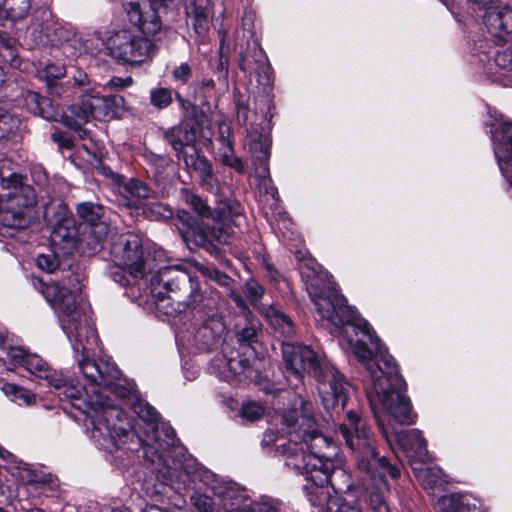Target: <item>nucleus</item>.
Wrapping results in <instances>:
<instances>
[{"instance_id":"nucleus-46","label":"nucleus","mask_w":512,"mask_h":512,"mask_svg":"<svg viewBox=\"0 0 512 512\" xmlns=\"http://www.w3.org/2000/svg\"><path fill=\"white\" fill-rule=\"evenodd\" d=\"M264 407L254 401L243 403L240 415L249 422H255L262 418Z\"/></svg>"},{"instance_id":"nucleus-31","label":"nucleus","mask_w":512,"mask_h":512,"mask_svg":"<svg viewBox=\"0 0 512 512\" xmlns=\"http://www.w3.org/2000/svg\"><path fill=\"white\" fill-rule=\"evenodd\" d=\"M107 53L119 63L128 62V33L126 30L114 32L105 42Z\"/></svg>"},{"instance_id":"nucleus-56","label":"nucleus","mask_w":512,"mask_h":512,"mask_svg":"<svg viewBox=\"0 0 512 512\" xmlns=\"http://www.w3.org/2000/svg\"><path fill=\"white\" fill-rule=\"evenodd\" d=\"M59 265L55 254H41L37 257V266L48 273L54 272Z\"/></svg>"},{"instance_id":"nucleus-9","label":"nucleus","mask_w":512,"mask_h":512,"mask_svg":"<svg viewBox=\"0 0 512 512\" xmlns=\"http://www.w3.org/2000/svg\"><path fill=\"white\" fill-rule=\"evenodd\" d=\"M0 184L4 190L9 191L0 199L1 223L8 228H26L29 224V210L37 202L34 188L25 183L24 177L17 173L1 177Z\"/></svg>"},{"instance_id":"nucleus-7","label":"nucleus","mask_w":512,"mask_h":512,"mask_svg":"<svg viewBox=\"0 0 512 512\" xmlns=\"http://www.w3.org/2000/svg\"><path fill=\"white\" fill-rule=\"evenodd\" d=\"M329 448H324L325 456L321 453L307 454L301 452L297 444L289 443L283 449L286 456V467L296 474L304 475L316 487V494L323 495L322 488L330 485L336 492L349 489L351 481L349 475L341 468L335 466L332 457L336 454L333 441L329 442Z\"/></svg>"},{"instance_id":"nucleus-36","label":"nucleus","mask_w":512,"mask_h":512,"mask_svg":"<svg viewBox=\"0 0 512 512\" xmlns=\"http://www.w3.org/2000/svg\"><path fill=\"white\" fill-rule=\"evenodd\" d=\"M183 199L185 203L200 217L212 220L214 209L208 205L205 199L197 194L189 192L188 190L183 191Z\"/></svg>"},{"instance_id":"nucleus-17","label":"nucleus","mask_w":512,"mask_h":512,"mask_svg":"<svg viewBox=\"0 0 512 512\" xmlns=\"http://www.w3.org/2000/svg\"><path fill=\"white\" fill-rule=\"evenodd\" d=\"M130 234V276L142 278L147 272L154 269L155 256L152 251V244L148 239H144L139 235Z\"/></svg>"},{"instance_id":"nucleus-62","label":"nucleus","mask_w":512,"mask_h":512,"mask_svg":"<svg viewBox=\"0 0 512 512\" xmlns=\"http://www.w3.org/2000/svg\"><path fill=\"white\" fill-rule=\"evenodd\" d=\"M209 20L208 16L204 11L198 9L195 10L194 16V28L198 34H203L208 30Z\"/></svg>"},{"instance_id":"nucleus-18","label":"nucleus","mask_w":512,"mask_h":512,"mask_svg":"<svg viewBox=\"0 0 512 512\" xmlns=\"http://www.w3.org/2000/svg\"><path fill=\"white\" fill-rule=\"evenodd\" d=\"M239 68L243 72L255 74L259 83L266 84L269 81L270 65L265 52L257 45L248 47L241 54Z\"/></svg>"},{"instance_id":"nucleus-51","label":"nucleus","mask_w":512,"mask_h":512,"mask_svg":"<svg viewBox=\"0 0 512 512\" xmlns=\"http://www.w3.org/2000/svg\"><path fill=\"white\" fill-rule=\"evenodd\" d=\"M176 99L180 108L185 112V118H192L197 124H200L199 118L204 117V114L199 111L198 107L189 100L184 99L179 93H176Z\"/></svg>"},{"instance_id":"nucleus-24","label":"nucleus","mask_w":512,"mask_h":512,"mask_svg":"<svg viewBox=\"0 0 512 512\" xmlns=\"http://www.w3.org/2000/svg\"><path fill=\"white\" fill-rule=\"evenodd\" d=\"M24 104L28 111L32 114L42 117L48 121H58L59 111L55 107L51 100L42 97L39 93L34 91H25L22 94Z\"/></svg>"},{"instance_id":"nucleus-22","label":"nucleus","mask_w":512,"mask_h":512,"mask_svg":"<svg viewBox=\"0 0 512 512\" xmlns=\"http://www.w3.org/2000/svg\"><path fill=\"white\" fill-rule=\"evenodd\" d=\"M212 220L223 226L233 224L240 227L245 221L243 207L236 199L220 200L214 208Z\"/></svg>"},{"instance_id":"nucleus-35","label":"nucleus","mask_w":512,"mask_h":512,"mask_svg":"<svg viewBox=\"0 0 512 512\" xmlns=\"http://www.w3.org/2000/svg\"><path fill=\"white\" fill-rule=\"evenodd\" d=\"M2 391L7 395L13 402L22 406H29L36 402V395L30 390L18 386L13 383H5L2 386Z\"/></svg>"},{"instance_id":"nucleus-19","label":"nucleus","mask_w":512,"mask_h":512,"mask_svg":"<svg viewBox=\"0 0 512 512\" xmlns=\"http://www.w3.org/2000/svg\"><path fill=\"white\" fill-rule=\"evenodd\" d=\"M108 233L109 226L107 223H98L94 227L80 225L75 249L84 254L93 255L102 248Z\"/></svg>"},{"instance_id":"nucleus-64","label":"nucleus","mask_w":512,"mask_h":512,"mask_svg":"<svg viewBox=\"0 0 512 512\" xmlns=\"http://www.w3.org/2000/svg\"><path fill=\"white\" fill-rule=\"evenodd\" d=\"M73 84L77 87H87L90 85L88 75L83 71H77L73 77Z\"/></svg>"},{"instance_id":"nucleus-61","label":"nucleus","mask_w":512,"mask_h":512,"mask_svg":"<svg viewBox=\"0 0 512 512\" xmlns=\"http://www.w3.org/2000/svg\"><path fill=\"white\" fill-rule=\"evenodd\" d=\"M51 138L58 145L59 149L72 150L74 147L72 138L64 132H54Z\"/></svg>"},{"instance_id":"nucleus-37","label":"nucleus","mask_w":512,"mask_h":512,"mask_svg":"<svg viewBox=\"0 0 512 512\" xmlns=\"http://www.w3.org/2000/svg\"><path fill=\"white\" fill-rule=\"evenodd\" d=\"M248 321V325L243 327L237 333V340L239 342V348H243L244 345L253 346V343L257 342V333L260 328V322L254 317H245Z\"/></svg>"},{"instance_id":"nucleus-47","label":"nucleus","mask_w":512,"mask_h":512,"mask_svg":"<svg viewBox=\"0 0 512 512\" xmlns=\"http://www.w3.org/2000/svg\"><path fill=\"white\" fill-rule=\"evenodd\" d=\"M107 101L110 108V119L121 118L125 115L127 108L124 96L118 94L110 95L107 96Z\"/></svg>"},{"instance_id":"nucleus-60","label":"nucleus","mask_w":512,"mask_h":512,"mask_svg":"<svg viewBox=\"0 0 512 512\" xmlns=\"http://www.w3.org/2000/svg\"><path fill=\"white\" fill-rule=\"evenodd\" d=\"M228 67L229 60L228 57L223 55L222 52L219 53V57L216 60V65L213 67L214 73L217 74L219 81H226L228 78Z\"/></svg>"},{"instance_id":"nucleus-63","label":"nucleus","mask_w":512,"mask_h":512,"mask_svg":"<svg viewBox=\"0 0 512 512\" xmlns=\"http://www.w3.org/2000/svg\"><path fill=\"white\" fill-rule=\"evenodd\" d=\"M228 296L234 301L237 307H239L244 312L245 317H251L252 314L248 310L245 300L237 291L230 288L228 291Z\"/></svg>"},{"instance_id":"nucleus-11","label":"nucleus","mask_w":512,"mask_h":512,"mask_svg":"<svg viewBox=\"0 0 512 512\" xmlns=\"http://www.w3.org/2000/svg\"><path fill=\"white\" fill-rule=\"evenodd\" d=\"M44 217L52 227V242L54 244L65 243L69 247L75 248L80 224L76 225L67 205L61 200L51 201L44 207Z\"/></svg>"},{"instance_id":"nucleus-30","label":"nucleus","mask_w":512,"mask_h":512,"mask_svg":"<svg viewBox=\"0 0 512 512\" xmlns=\"http://www.w3.org/2000/svg\"><path fill=\"white\" fill-rule=\"evenodd\" d=\"M416 477L423 488L428 493H434L436 488H441L447 483V479L442 469L437 466H428L425 468L414 469Z\"/></svg>"},{"instance_id":"nucleus-15","label":"nucleus","mask_w":512,"mask_h":512,"mask_svg":"<svg viewBox=\"0 0 512 512\" xmlns=\"http://www.w3.org/2000/svg\"><path fill=\"white\" fill-rule=\"evenodd\" d=\"M163 139L172 147L178 161L200 150L197 146V130L188 119L180 121L177 125L164 129Z\"/></svg>"},{"instance_id":"nucleus-41","label":"nucleus","mask_w":512,"mask_h":512,"mask_svg":"<svg viewBox=\"0 0 512 512\" xmlns=\"http://www.w3.org/2000/svg\"><path fill=\"white\" fill-rule=\"evenodd\" d=\"M243 293L245 297L248 299V301L253 306H256L262 300L265 293V289L256 280L249 279L244 284Z\"/></svg>"},{"instance_id":"nucleus-52","label":"nucleus","mask_w":512,"mask_h":512,"mask_svg":"<svg viewBox=\"0 0 512 512\" xmlns=\"http://www.w3.org/2000/svg\"><path fill=\"white\" fill-rule=\"evenodd\" d=\"M152 193L153 191L145 182L138 179H130V196L144 200L149 198Z\"/></svg>"},{"instance_id":"nucleus-58","label":"nucleus","mask_w":512,"mask_h":512,"mask_svg":"<svg viewBox=\"0 0 512 512\" xmlns=\"http://www.w3.org/2000/svg\"><path fill=\"white\" fill-rule=\"evenodd\" d=\"M111 179L115 185V188L119 192V194L122 196V205L124 207L128 206V183L125 182V177L123 175L112 173Z\"/></svg>"},{"instance_id":"nucleus-39","label":"nucleus","mask_w":512,"mask_h":512,"mask_svg":"<svg viewBox=\"0 0 512 512\" xmlns=\"http://www.w3.org/2000/svg\"><path fill=\"white\" fill-rule=\"evenodd\" d=\"M238 512H283L282 503L276 499L262 498L259 502L245 503Z\"/></svg>"},{"instance_id":"nucleus-45","label":"nucleus","mask_w":512,"mask_h":512,"mask_svg":"<svg viewBox=\"0 0 512 512\" xmlns=\"http://www.w3.org/2000/svg\"><path fill=\"white\" fill-rule=\"evenodd\" d=\"M20 119L11 115L8 111L0 108V132L1 136L13 133L19 128Z\"/></svg>"},{"instance_id":"nucleus-57","label":"nucleus","mask_w":512,"mask_h":512,"mask_svg":"<svg viewBox=\"0 0 512 512\" xmlns=\"http://www.w3.org/2000/svg\"><path fill=\"white\" fill-rule=\"evenodd\" d=\"M494 61L498 67L512 71V45H509L503 51H497Z\"/></svg>"},{"instance_id":"nucleus-26","label":"nucleus","mask_w":512,"mask_h":512,"mask_svg":"<svg viewBox=\"0 0 512 512\" xmlns=\"http://www.w3.org/2000/svg\"><path fill=\"white\" fill-rule=\"evenodd\" d=\"M395 440L408 456L421 459L427 453L426 440L423 438L421 431L417 429L395 433Z\"/></svg>"},{"instance_id":"nucleus-6","label":"nucleus","mask_w":512,"mask_h":512,"mask_svg":"<svg viewBox=\"0 0 512 512\" xmlns=\"http://www.w3.org/2000/svg\"><path fill=\"white\" fill-rule=\"evenodd\" d=\"M130 410H132L144 424L151 428L152 435L149 436L157 445L145 443L136 434L138 442L143 449V458L150 464V469L163 483L174 476V468L164 456V452L174 447L177 439L174 429L166 422L159 421V414L156 409L141 397L136 384L130 380ZM137 430L130 425V432Z\"/></svg>"},{"instance_id":"nucleus-40","label":"nucleus","mask_w":512,"mask_h":512,"mask_svg":"<svg viewBox=\"0 0 512 512\" xmlns=\"http://www.w3.org/2000/svg\"><path fill=\"white\" fill-rule=\"evenodd\" d=\"M3 8L13 20L23 19L31 8V0H3Z\"/></svg>"},{"instance_id":"nucleus-4","label":"nucleus","mask_w":512,"mask_h":512,"mask_svg":"<svg viewBox=\"0 0 512 512\" xmlns=\"http://www.w3.org/2000/svg\"><path fill=\"white\" fill-rule=\"evenodd\" d=\"M340 435L347 447L358 451V468L365 472L372 480L377 481L367 494V502L372 512H391L387 503L385 492L388 491V483L385 476L396 479L400 476L398 467L388 462L385 457H379L374 447V440L365 420L356 411L350 410L346 413V422L339 425Z\"/></svg>"},{"instance_id":"nucleus-49","label":"nucleus","mask_w":512,"mask_h":512,"mask_svg":"<svg viewBox=\"0 0 512 512\" xmlns=\"http://www.w3.org/2000/svg\"><path fill=\"white\" fill-rule=\"evenodd\" d=\"M1 349L6 355L15 363L21 366L25 365L26 359L30 356L29 353L22 347H15L7 344L5 341L1 342Z\"/></svg>"},{"instance_id":"nucleus-54","label":"nucleus","mask_w":512,"mask_h":512,"mask_svg":"<svg viewBox=\"0 0 512 512\" xmlns=\"http://www.w3.org/2000/svg\"><path fill=\"white\" fill-rule=\"evenodd\" d=\"M193 72L187 62H183L172 70V78L175 82L186 84L192 78Z\"/></svg>"},{"instance_id":"nucleus-29","label":"nucleus","mask_w":512,"mask_h":512,"mask_svg":"<svg viewBox=\"0 0 512 512\" xmlns=\"http://www.w3.org/2000/svg\"><path fill=\"white\" fill-rule=\"evenodd\" d=\"M437 509L438 512H472L476 505L468 495L451 494L438 499Z\"/></svg>"},{"instance_id":"nucleus-27","label":"nucleus","mask_w":512,"mask_h":512,"mask_svg":"<svg viewBox=\"0 0 512 512\" xmlns=\"http://www.w3.org/2000/svg\"><path fill=\"white\" fill-rule=\"evenodd\" d=\"M240 352L235 357L231 356L226 359L227 367L234 375L245 374L249 377L251 370L257 362V352L253 346L244 345L239 348Z\"/></svg>"},{"instance_id":"nucleus-21","label":"nucleus","mask_w":512,"mask_h":512,"mask_svg":"<svg viewBox=\"0 0 512 512\" xmlns=\"http://www.w3.org/2000/svg\"><path fill=\"white\" fill-rule=\"evenodd\" d=\"M30 374L34 375L40 380H44L48 385L55 388L63 387L66 384V378L56 370H53L42 358L38 355L30 354L26 359L23 366Z\"/></svg>"},{"instance_id":"nucleus-3","label":"nucleus","mask_w":512,"mask_h":512,"mask_svg":"<svg viewBox=\"0 0 512 512\" xmlns=\"http://www.w3.org/2000/svg\"><path fill=\"white\" fill-rule=\"evenodd\" d=\"M282 356L288 381L294 389L304 384L305 374L312 375L319 383L318 391L327 411L339 414L348 400V383L329 362L320 359L308 346L282 343Z\"/></svg>"},{"instance_id":"nucleus-16","label":"nucleus","mask_w":512,"mask_h":512,"mask_svg":"<svg viewBox=\"0 0 512 512\" xmlns=\"http://www.w3.org/2000/svg\"><path fill=\"white\" fill-rule=\"evenodd\" d=\"M246 145L252 159L255 176L259 179H266L270 174V135L255 129L249 132Z\"/></svg>"},{"instance_id":"nucleus-5","label":"nucleus","mask_w":512,"mask_h":512,"mask_svg":"<svg viewBox=\"0 0 512 512\" xmlns=\"http://www.w3.org/2000/svg\"><path fill=\"white\" fill-rule=\"evenodd\" d=\"M151 295L165 314L182 312L201 306L214 309L216 293L203 291L196 279L180 266H165L156 271L149 282Z\"/></svg>"},{"instance_id":"nucleus-33","label":"nucleus","mask_w":512,"mask_h":512,"mask_svg":"<svg viewBox=\"0 0 512 512\" xmlns=\"http://www.w3.org/2000/svg\"><path fill=\"white\" fill-rule=\"evenodd\" d=\"M85 104L91 118L106 121L110 119V108L108 106L107 96L87 95Z\"/></svg>"},{"instance_id":"nucleus-10","label":"nucleus","mask_w":512,"mask_h":512,"mask_svg":"<svg viewBox=\"0 0 512 512\" xmlns=\"http://www.w3.org/2000/svg\"><path fill=\"white\" fill-rule=\"evenodd\" d=\"M130 23L137 28L144 37L133 35L130 40V66L139 65L150 58L153 44L149 37L161 30V20L152 7L141 8L140 3H130Z\"/></svg>"},{"instance_id":"nucleus-48","label":"nucleus","mask_w":512,"mask_h":512,"mask_svg":"<svg viewBox=\"0 0 512 512\" xmlns=\"http://www.w3.org/2000/svg\"><path fill=\"white\" fill-rule=\"evenodd\" d=\"M48 93L57 98H66L69 99L74 96V91L72 90L71 82L67 81L66 83H61L59 81L52 82L46 85Z\"/></svg>"},{"instance_id":"nucleus-1","label":"nucleus","mask_w":512,"mask_h":512,"mask_svg":"<svg viewBox=\"0 0 512 512\" xmlns=\"http://www.w3.org/2000/svg\"><path fill=\"white\" fill-rule=\"evenodd\" d=\"M84 276L70 272L61 281L41 283L42 294L58 313L62 330L69 338L78 367L86 380L87 399L74 404L90 419L92 437L109 440L104 448L122 458L126 455L128 417L125 412L128 388L118 383L122 373L109 359H92L98 348L96 330L89 323L86 300L81 294Z\"/></svg>"},{"instance_id":"nucleus-32","label":"nucleus","mask_w":512,"mask_h":512,"mask_svg":"<svg viewBox=\"0 0 512 512\" xmlns=\"http://www.w3.org/2000/svg\"><path fill=\"white\" fill-rule=\"evenodd\" d=\"M77 215L82 220L80 225H89L94 227L98 223H106L103 220L104 207L93 202H82L77 206Z\"/></svg>"},{"instance_id":"nucleus-38","label":"nucleus","mask_w":512,"mask_h":512,"mask_svg":"<svg viewBox=\"0 0 512 512\" xmlns=\"http://www.w3.org/2000/svg\"><path fill=\"white\" fill-rule=\"evenodd\" d=\"M0 57L4 63L13 67H17L20 63L14 48V40L2 32H0Z\"/></svg>"},{"instance_id":"nucleus-53","label":"nucleus","mask_w":512,"mask_h":512,"mask_svg":"<svg viewBox=\"0 0 512 512\" xmlns=\"http://www.w3.org/2000/svg\"><path fill=\"white\" fill-rule=\"evenodd\" d=\"M191 503L200 512H213L214 502L207 495L195 493L191 496Z\"/></svg>"},{"instance_id":"nucleus-12","label":"nucleus","mask_w":512,"mask_h":512,"mask_svg":"<svg viewBox=\"0 0 512 512\" xmlns=\"http://www.w3.org/2000/svg\"><path fill=\"white\" fill-rule=\"evenodd\" d=\"M195 311L194 317L198 315L197 320L201 324L196 328L194 333V341L199 350L209 351L216 348L222 339L224 332V324L220 316L217 314L218 310V296L216 295L215 308L208 309L201 306L192 308Z\"/></svg>"},{"instance_id":"nucleus-34","label":"nucleus","mask_w":512,"mask_h":512,"mask_svg":"<svg viewBox=\"0 0 512 512\" xmlns=\"http://www.w3.org/2000/svg\"><path fill=\"white\" fill-rule=\"evenodd\" d=\"M267 318L273 328L285 338H290L294 334V324L291 318L281 310L272 308L267 313Z\"/></svg>"},{"instance_id":"nucleus-59","label":"nucleus","mask_w":512,"mask_h":512,"mask_svg":"<svg viewBox=\"0 0 512 512\" xmlns=\"http://www.w3.org/2000/svg\"><path fill=\"white\" fill-rule=\"evenodd\" d=\"M62 50L66 56L77 57L82 52V43L73 33V36L63 44Z\"/></svg>"},{"instance_id":"nucleus-50","label":"nucleus","mask_w":512,"mask_h":512,"mask_svg":"<svg viewBox=\"0 0 512 512\" xmlns=\"http://www.w3.org/2000/svg\"><path fill=\"white\" fill-rule=\"evenodd\" d=\"M221 162L223 165L233 168L240 174L245 173V166L242 162V159L234 155L231 143H228V152L222 154Z\"/></svg>"},{"instance_id":"nucleus-43","label":"nucleus","mask_w":512,"mask_h":512,"mask_svg":"<svg viewBox=\"0 0 512 512\" xmlns=\"http://www.w3.org/2000/svg\"><path fill=\"white\" fill-rule=\"evenodd\" d=\"M150 101L151 104L158 109L167 108L172 103L171 89L159 87L151 90Z\"/></svg>"},{"instance_id":"nucleus-14","label":"nucleus","mask_w":512,"mask_h":512,"mask_svg":"<svg viewBox=\"0 0 512 512\" xmlns=\"http://www.w3.org/2000/svg\"><path fill=\"white\" fill-rule=\"evenodd\" d=\"M37 13L40 16L33 19L30 29L38 44L62 47L73 36V31L59 24L49 10H41Z\"/></svg>"},{"instance_id":"nucleus-13","label":"nucleus","mask_w":512,"mask_h":512,"mask_svg":"<svg viewBox=\"0 0 512 512\" xmlns=\"http://www.w3.org/2000/svg\"><path fill=\"white\" fill-rule=\"evenodd\" d=\"M472 5L474 9L485 10L484 23L488 32L498 43L512 41V8L505 4L504 0Z\"/></svg>"},{"instance_id":"nucleus-20","label":"nucleus","mask_w":512,"mask_h":512,"mask_svg":"<svg viewBox=\"0 0 512 512\" xmlns=\"http://www.w3.org/2000/svg\"><path fill=\"white\" fill-rule=\"evenodd\" d=\"M182 162L185 165V170L188 173L196 172L200 179V184L206 190H213L218 184V179L213 172L212 163L202 154L201 149Z\"/></svg>"},{"instance_id":"nucleus-44","label":"nucleus","mask_w":512,"mask_h":512,"mask_svg":"<svg viewBox=\"0 0 512 512\" xmlns=\"http://www.w3.org/2000/svg\"><path fill=\"white\" fill-rule=\"evenodd\" d=\"M198 270L202 275L214 280L220 286L230 289L233 280L226 273L218 270L215 267H209L205 265H200Z\"/></svg>"},{"instance_id":"nucleus-8","label":"nucleus","mask_w":512,"mask_h":512,"mask_svg":"<svg viewBox=\"0 0 512 512\" xmlns=\"http://www.w3.org/2000/svg\"><path fill=\"white\" fill-rule=\"evenodd\" d=\"M282 430L288 435L287 441L277 446V453L286 466V456L283 449L289 443L301 447V452L324 454V448H329L330 438L325 436L318 427L314 417L313 404L300 398L299 407L295 406L283 412L281 416Z\"/></svg>"},{"instance_id":"nucleus-42","label":"nucleus","mask_w":512,"mask_h":512,"mask_svg":"<svg viewBox=\"0 0 512 512\" xmlns=\"http://www.w3.org/2000/svg\"><path fill=\"white\" fill-rule=\"evenodd\" d=\"M66 74V68L60 64H48L43 69L38 71V76L41 80H44L47 84L58 81Z\"/></svg>"},{"instance_id":"nucleus-25","label":"nucleus","mask_w":512,"mask_h":512,"mask_svg":"<svg viewBox=\"0 0 512 512\" xmlns=\"http://www.w3.org/2000/svg\"><path fill=\"white\" fill-rule=\"evenodd\" d=\"M85 104H87V101L84 96L81 98L79 103L69 106L62 114L59 112L61 122L66 127L77 131L81 138L86 135V131L82 129V126L91 119L90 113L88 112V109H86Z\"/></svg>"},{"instance_id":"nucleus-2","label":"nucleus","mask_w":512,"mask_h":512,"mask_svg":"<svg viewBox=\"0 0 512 512\" xmlns=\"http://www.w3.org/2000/svg\"><path fill=\"white\" fill-rule=\"evenodd\" d=\"M313 301L321 317L336 327L346 324L355 326L368 338L371 347L359 339L353 346V353L372 381V387L366 389L372 409L375 411L376 406L381 405L395 422L402 425L414 424L417 414L413 411L410 399L404 394L406 382L399 373L395 359L382 345L368 321L347 305L336 307L323 297L313 298Z\"/></svg>"},{"instance_id":"nucleus-23","label":"nucleus","mask_w":512,"mask_h":512,"mask_svg":"<svg viewBox=\"0 0 512 512\" xmlns=\"http://www.w3.org/2000/svg\"><path fill=\"white\" fill-rule=\"evenodd\" d=\"M494 154L502 174L512 183L507 175L508 167H512V123L502 124L501 137L494 146Z\"/></svg>"},{"instance_id":"nucleus-28","label":"nucleus","mask_w":512,"mask_h":512,"mask_svg":"<svg viewBox=\"0 0 512 512\" xmlns=\"http://www.w3.org/2000/svg\"><path fill=\"white\" fill-rule=\"evenodd\" d=\"M127 250L128 241L124 243L122 247L115 245L111 251L113 264H110L107 270L111 279L123 287H126L128 283L126 277L127 257L125 256Z\"/></svg>"},{"instance_id":"nucleus-55","label":"nucleus","mask_w":512,"mask_h":512,"mask_svg":"<svg viewBox=\"0 0 512 512\" xmlns=\"http://www.w3.org/2000/svg\"><path fill=\"white\" fill-rule=\"evenodd\" d=\"M326 512H360L358 508L339 498H331L327 501Z\"/></svg>"}]
</instances>
